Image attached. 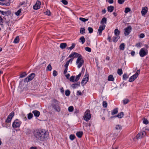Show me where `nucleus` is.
Wrapping results in <instances>:
<instances>
[{
	"label": "nucleus",
	"instance_id": "nucleus-61",
	"mask_svg": "<svg viewBox=\"0 0 149 149\" xmlns=\"http://www.w3.org/2000/svg\"><path fill=\"white\" fill-rule=\"evenodd\" d=\"M81 73H79L78 75H77L76 76V77H77V79H79V78H80V77L81 76Z\"/></svg>",
	"mask_w": 149,
	"mask_h": 149
},
{
	"label": "nucleus",
	"instance_id": "nucleus-31",
	"mask_svg": "<svg viewBox=\"0 0 149 149\" xmlns=\"http://www.w3.org/2000/svg\"><path fill=\"white\" fill-rule=\"evenodd\" d=\"M76 45V44L75 43H72V46L69 47H68L67 48L68 49H70V50H72L73 48H74Z\"/></svg>",
	"mask_w": 149,
	"mask_h": 149
},
{
	"label": "nucleus",
	"instance_id": "nucleus-22",
	"mask_svg": "<svg viewBox=\"0 0 149 149\" xmlns=\"http://www.w3.org/2000/svg\"><path fill=\"white\" fill-rule=\"evenodd\" d=\"M118 111V109L117 108H116L111 111V114L112 115L117 113Z\"/></svg>",
	"mask_w": 149,
	"mask_h": 149
},
{
	"label": "nucleus",
	"instance_id": "nucleus-12",
	"mask_svg": "<svg viewBox=\"0 0 149 149\" xmlns=\"http://www.w3.org/2000/svg\"><path fill=\"white\" fill-rule=\"evenodd\" d=\"M82 56L81 55L76 52H73L70 54L69 56L70 58H78L79 57Z\"/></svg>",
	"mask_w": 149,
	"mask_h": 149
},
{
	"label": "nucleus",
	"instance_id": "nucleus-4",
	"mask_svg": "<svg viewBox=\"0 0 149 149\" xmlns=\"http://www.w3.org/2000/svg\"><path fill=\"white\" fill-rule=\"evenodd\" d=\"M91 114L90 113V111L88 110H87L84 113L83 117L84 120L86 121H88L91 118Z\"/></svg>",
	"mask_w": 149,
	"mask_h": 149
},
{
	"label": "nucleus",
	"instance_id": "nucleus-42",
	"mask_svg": "<svg viewBox=\"0 0 149 149\" xmlns=\"http://www.w3.org/2000/svg\"><path fill=\"white\" fill-rule=\"evenodd\" d=\"M117 73L119 75H121L123 74L122 70L121 69H118L117 71Z\"/></svg>",
	"mask_w": 149,
	"mask_h": 149
},
{
	"label": "nucleus",
	"instance_id": "nucleus-46",
	"mask_svg": "<svg viewBox=\"0 0 149 149\" xmlns=\"http://www.w3.org/2000/svg\"><path fill=\"white\" fill-rule=\"evenodd\" d=\"M75 138V136L73 134L70 135L69 136L70 139L71 140H73Z\"/></svg>",
	"mask_w": 149,
	"mask_h": 149
},
{
	"label": "nucleus",
	"instance_id": "nucleus-28",
	"mask_svg": "<svg viewBox=\"0 0 149 149\" xmlns=\"http://www.w3.org/2000/svg\"><path fill=\"white\" fill-rule=\"evenodd\" d=\"M108 79L109 81H113L114 80V78L112 75H110L108 76Z\"/></svg>",
	"mask_w": 149,
	"mask_h": 149
},
{
	"label": "nucleus",
	"instance_id": "nucleus-23",
	"mask_svg": "<svg viewBox=\"0 0 149 149\" xmlns=\"http://www.w3.org/2000/svg\"><path fill=\"white\" fill-rule=\"evenodd\" d=\"M67 46V44L65 43H61L60 47L62 49H64Z\"/></svg>",
	"mask_w": 149,
	"mask_h": 149
},
{
	"label": "nucleus",
	"instance_id": "nucleus-30",
	"mask_svg": "<svg viewBox=\"0 0 149 149\" xmlns=\"http://www.w3.org/2000/svg\"><path fill=\"white\" fill-rule=\"evenodd\" d=\"M19 36H17L16 38L14 39L13 41V42L15 43H18L19 42Z\"/></svg>",
	"mask_w": 149,
	"mask_h": 149
},
{
	"label": "nucleus",
	"instance_id": "nucleus-45",
	"mask_svg": "<svg viewBox=\"0 0 149 149\" xmlns=\"http://www.w3.org/2000/svg\"><path fill=\"white\" fill-rule=\"evenodd\" d=\"M33 114L31 113H29L28 114V119H31L33 117Z\"/></svg>",
	"mask_w": 149,
	"mask_h": 149
},
{
	"label": "nucleus",
	"instance_id": "nucleus-7",
	"mask_svg": "<svg viewBox=\"0 0 149 149\" xmlns=\"http://www.w3.org/2000/svg\"><path fill=\"white\" fill-rule=\"evenodd\" d=\"M35 76L34 73H31L29 75L27 78H25L24 80L25 82H27L32 80Z\"/></svg>",
	"mask_w": 149,
	"mask_h": 149
},
{
	"label": "nucleus",
	"instance_id": "nucleus-58",
	"mask_svg": "<svg viewBox=\"0 0 149 149\" xmlns=\"http://www.w3.org/2000/svg\"><path fill=\"white\" fill-rule=\"evenodd\" d=\"M145 35L143 33L141 34L139 36V38H143L145 37Z\"/></svg>",
	"mask_w": 149,
	"mask_h": 149
},
{
	"label": "nucleus",
	"instance_id": "nucleus-1",
	"mask_svg": "<svg viewBox=\"0 0 149 149\" xmlns=\"http://www.w3.org/2000/svg\"><path fill=\"white\" fill-rule=\"evenodd\" d=\"M33 134L36 140L42 142L46 141L49 136L48 132L43 129L36 130L33 132Z\"/></svg>",
	"mask_w": 149,
	"mask_h": 149
},
{
	"label": "nucleus",
	"instance_id": "nucleus-60",
	"mask_svg": "<svg viewBox=\"0 0 149 149\" xmlns=\"http://www.w3.org/2000/svg\"><path fill=\"white\" fill-rule=\"evenodd\" d=\"M51 13L49 10H47L45 12V14L48 15H50Z\"/></svg>",
	"mask_w": 149,
	"mask_h": 149
},
{
	"label": "nucleus",
	"instance_id": "nucleus-59",
	"mask_svg": "<svg viewBox=\"0 0 149 149\" xmlns=\"http://www.w3.org/2000/svg\"><path fill=\"white\" fill-rule=\"evenodd\" d=\"M77 95H82V93L80 91H77Z\"/></svg>",
	"mask_w": 149,
	"mask_h": 149
},
{
	"label": "nucleus",
	"instance_id": "nucleus-2",
	"mask_svg": "<svg viewBox=\"0 0 149 149\" xmlns=\"http://www.w3.org/2000/svg\"><path fill=\"white\" fill-rule=\"evenodd\" d=\"M52 107L54 110L58 112L60 111V108L59 106V102L57 100L54 99L52 101Z\"/></svg>",
	"mask_w": 149,
	"mask_h": 149
},
{
	"label": "nucleus",
	"instance_id": "nucleus-17",
	"mask_svg": "<svg viewBox=\"0 0 149 149\" xmlns=\"http://www.w3.org/2000/svg\"><path fill=\"white\" fill-rule=\"evenodd\" d=\"M124 116V113L123 112H121L119 113L117 116H114L111 117V118H116V117H117L119 118H122Z\"/></svg>",
	"mask_w": 149,
	"mask_h": 149
},
{
	"label": "nucleus",
	"instance_id": "nucleus-10",
	"mask_svg": "<svg viewBox=\"0 0 149 149\" xmlns=\"http://www.w3.org/2000/svg\"><path fill=\"white\" fill-rule=\"evenodd\" d=\"M14 115V113L13 112H11L8 116L6 122L7 123L10 122L12 118Z\"/></svg>",
	"mask_w": 149,
	"mask_h": 149
},
{
	"label": "nucleus",
	"instance_id": "nucleus-38",
	"mask_svg": "<svg viewBox=\"0 0 149 149\" xmlns=\"http://www.w3.org/2000/svg\"><path fill=\"white\" fill-rule=\"evenodd\" d=\"M22 9H19L17 12L15 13V14L17 16H19V15L21 13Z\"/></svg>",
	"mask_w": 149,
	"mask_h": 149
},
{
	"label": "nucleus",
	"instance_id": "nucleus-57",
	"mask_svg": "<svg viewBox=\"0 0 149 149\" xmlns=\"http://www.w3.org/2000/svg\"><path fill=\"white\" fill-rule=\"evenodd\" d=\"M140 70H138L137 71L136 73L134 74L137 77L138 75H139V74L140 73Z\"/></svg>",
	"mask_w": 149,
	"mask_h": 149
},
{
	"label": "nucleus",
	"instance_id": "nucleus-64",
	"mask_svg": "<svg viewBox=\"0 0 149 149\" xmlns=\"http://www.w3.org/2000/svg\"><path fill=\"white\" fill-rule=\"evenodd\" d=\"M74 59L73 58H71L70 59L69 61H67V62H69V63L70 62H71V63H72V61H73Z\"/></svg>",
	"mask_w": 149,
	"mask_h": 149
},
{
	"label": "nucleus",
	"instance_id": "nucleus-16",
	"mask_svg": "<svg viewBox=\"0 0 149 149\" xmlns=\"http://www.w3.org/2000/svg\"><path fill=\"white\" fill-rule=\"evenodd\" d=\"M32 113H33L34 116L36 117H38L40 114V112L36 110L33 111Z\"/></svg>",
	"mask_w": 149,
	"mask_h": 149
},
{
	"label": "nucleus",
	"instance_id": "nucleus-62",
	"mask_svg": "<svg viewBox=\"0 0 149 149\" xmlns=\"http://www.w3.org/2000/svg\"><path fill=\"white\" fill-rule=\"evenodd\" d=\"M71 86L73 88H75L77 87V86H76L74 84H72L71 85Z\"/></svg>",
	"mask_w": 149,
	"mask_h": 149
},
{
	"label": "nucleus",
	"instance_id": "nucleus-6",
	"mask_svg": "<svg viewBox=\"0 0 149 149\" xmlns=\"http://www.w3.org/2000/svg\"><path fill=\"white\" fill-rule=\"evenodd\" d=\"M148 51L145 48H141L140 50L139 54L141 57H143L147 54Z\"/></svg>",
	"mask_w": 149,
	"mask_h": 149
},
{
	"label": "nucleus",
	"instance_id": "nucleus-55",
	"mask_svg": "<svg viewBox=\"0 0 149 149\" xmlns=\"http://www.w3.org/2000/svg\"><path fill=\"white\" fill-rule=\"evenodd\" d=\"M61 2L64 5H66L68 4L67 1L65 0H62Z\"/></svg>",
	"mask_w": 149,
	"mask_h": 149
},
{
	"label": "nucleus",
	"instance_id": "nucleus-48",
	"mask_svg": "<svg viewBox=\"0 0 149 149\" xmlns=\"http://www.w3.org/2000/svg\"><path fill=\"white\" fill-rule=\"evenodd\" d=\"M85 49L86 51H88V52H91V49L90 48L86 47H85Z\"/></svg>",
	"mask_w": 149,
	"mask_h": 149
},
{
	"label": "nucleus",
	"instance_id": "nucleus-24",
	"mask_svg": "<svg viewBox=\"0 0 149 149\" xmlns=\"http://www.w3.org/2000/svg\"><path fill=\"white\" fill-rule=\"evenodd\" d=\"M114 9V7L112 6H108L107 7V10L108 12H112Z\"/></svg>",
	"mask_w": 149,
	"mask_h": 149
},
{
	"label": "nucleus",
	"instance_id": "nucleus-9",
	"mask_svg": "<svg viewBox=\"0 0 149 149\" xmlns=\"http://www.w3.org/2000/svg\"><path fill=\"white\" fill-rule=\"evenodd\" d=\"M89 79L88 74L86 73L84 75L81 83L82 84H84L85 85L88 81Z\"/></svg>",
	"mask_w": 149,
	"mask_h": 149
},
{
	"label": "nucleus",
	"instance_id": "nucleus-43",
	"mask_svg": "<svg viewBox=\"0 0 149 149\" xmlns=\"http://www.w3.org/2000/svg\"><path fill=\"white\" fill-rule=\"evenodd\" d=\"M74 108L73 106H70L68 108V110L70 112H72L73 111Z\"/></svg>",
	"mask_w": 149,
	"mask_h": 149
},
{
	"label": "nucleus",
	"instance_id": "nucleus-49",
	"mask_svg": "<svg viewBox=\"0 0 149 149\" xmlns=\"http://www.w3.org/2000/svg\"><path fill=\"white\" fill-rule=\"evenodd\" d=\"M143 123L146 125L148 124L149 122L148 120L146 119H144L143 120Z\"/></svg>",
	"mask_w": 149,
	"mask_h": 149
},
{
	"label": "nucleus",
	"instance_id": "nucleus-5",
	"mask_svg": "<svg viewBox=\"0 0 149 149\" xmlns=\"http://www.w3.org/2000/svg\"><path fill=\"white\" fill-rule=\"evenodd\" d=\"M22 122L18 119H15L13 122L12 127L14 128H18L20 127Z\"/></svg>",
	"mask_w": 149,
	"mask_h": 149
},
{
	"label": "nucleus",
	"instance_id": "nucleus-15",
	"mask_svg": "<svg viewBox=\"0 0 149 149\" xmlns=\"http://www.w3.org/2000/svg\"><path fill=\"white\" fill-rule=\"evenodd\" d=\"M77 77L76 76L75 77V76H72L70 77V80L72 82H75L78 81L79 79H77Z\"/></svg>",
	"mask_w": 149,
	"mask_h": 149
},
{
	"label": "nucleus",
	"instance_id": "nucleus-25",
	"mask_svg": "<svg viewBox=\"0 0 149 149\" xmlns=\"http://www.w3.org/2000/svg\"><path fill=\"white\" fill-rule=\"evenodd\" d=\"M120 31L118 29H116L114 30V34L115 36H119Z\"/></svg>",
	"mask_w": 149,
	"mask_h": 149
},
{
	"label": "nucleus",
	"instance_id": "nucleus-47",
	"mask_svg": "<svg viewBox=\"0 0 149 149\" xmlns=\"http://www.w3.org/2000/svg\"><path fill=\"white\" fill-rule=\"evenodd\" d=\"M131 11V9L129 8H126L125 10V12L127 13Z\"/></svg>",
	"mask_w": 149,
	"mask_h": 149
},
{
	"label": "nucleus",
	"instance_id": "nucleus-20",
	"mask_svg": "<svg viewBox=\"0 0 149 149\" xmlns=\"http://www.w3.org/2000/svg\"><path fill=\"white\" fill-rule=\"evenodd\" d=\"M147 7H145L143 8L141 11V13L143 15H144L147 13Z\"/></svg>",
	"mask_w": 149,
	"mask_h": 149
},
{
	"label": "nucleus",
	"instance_id": "nucleus-3",
	"mask_svg": "<svg viewBox=\"0 0 149 149\" xmlns=\"http://www.w3.org/2000/svg\"><path fill=\"white\" fill-rule=\"evenodd\" d=\"M84 63V60L82 56L79 57L77 58L76 64L77 65L78 68H80Z\"/></svg>",
	"mask_w": 149,
	"mask_h": 149
},
{
	"label": "nucleus",
	"instance_id": "nucleus-19",
	"mask_svg": "<svg viewBox=\"0 0 149 149\" xmlns=\"http://www.w3.org/2000/svg\"><path fill=\"white\" fill-rule=\"evenodd\" d=\"M107 19L105 17H103L102 18L100 22V24L101 25H105L107 24Z\"/></svg>",
	"mask_w": 149,
	"mask_h": 149
},
{
	"label": "nucleus",
	"instance_id": "nucleus-54",
	"mask_svg": "<svg viewBox=\"0 0 149 149\" xmlns=\"http://www.w3.org/2000/svg\"><path fill=\"white\" fill-rule=\"evenodd\" d=\"M57 72L56 70H54L53 72V75L54 77H55L57 75Z\"/></svg>",
	"mask_w": 149,
	"mask_h": 149
},
{
	"label": "nucleus",
	"instance_id": "nucleus-63",
	"mask_svg": "<svg viewBox=\"0 0 149 149\" xmlns=\"http://www.w3.org/2000/svg\"><path fill=\"white\" fill-rule=\"evenodd\" d=\"M136 47H141V43L140 42H138L136 44Z\"/></svg>",
	"mask_w": 149,
	"mask_h": 149
},
{
	"label": "nucleus",
	"instance_id": "nucleus-26",
	"mask_svg": "<svg viewBox=\"0 0 149 149\" xmlns=\"http://www.w3.org/2000/svg\"><path fill=\"white\" fill-rule=\"evenodd\" d=\"M125 45L124 43H121L119 46L120 49L121 50H123L125 49Z\"/></svg>",
	"mask_w": 149,
	"mask_h": 149
},
{
	"label": "nucleus",
	"instance_id": "nucleus-53",
	"mask_svg": "<svg viewBox=\"0 0 149 149\" xmlns=\"http://www.w3.org/2000/svg\"><path fill=\"white\" fill-rule=\"evenodd\" d=\"M7 12L6 11H3L0 10V13L3 15H5L7 14Z\"/></svg>",
	"mask_w": 149,
	"mask_h": 149
},
{
	"label": "nucleus",
	"instance_id": "nucleus-27",
	"mask_svg": "<svg viewBox=\"0 0 149 149\" xmlns=\"http://www.w3.org/2000/svg\"><path fill=\"white\" fill-rule=\"evenodd\" d=\"M77 136L79 138H80L83 134V132H79L76 133Z\"/></svg>",
	"mask_w": 149,
	"mask_h": 149
},
{
	"label": "nucleus",
	"instance_id": "nucleus-37",
	"mask_svg": "<svg viewBox=\"0 0 149 149\" xmlns=\"http://www.w3.org/2000/svg\"><path fill=\"white\" fill-rule=\"evenodd\" d=\"M123 103L124 104H125L127 103H128L129 102V100L127 98H125L123 100Z\"/></svg>",
	"mask_w": 149,
	"mask_h": 149
},
{
	"label": "nucleus",
	"instance_id": "nucleus-35",
	"mask_svg": "<svg viewBox=\"0 0 149 149\" xmlns=\"http://www.w3.org/2000/svg\"><path fill=\"white\" fill-rule=\"evenodd\" d=\"M79 19L82 22H85L87 21H88V19H85L82 17H80L79 18Z\"/></svg>",
	"mask_w": 149,
	"mask_h": 149
},
{
	"label": "nucleus",
	"instance_id": "nucleus-56",
	"mask_svg": "<svg viewBox=\"0 0 149 149\" xmlns=\"http://www.w3.org/2000/svg\"><path fill=\"white\" fill-rule=\"evenodd\" d=\"M22 117L24 121H26L27 120L26 117L25 115L22 114Z\"/></svg>",
	"mask_w": 149,
	"mask_h": 149
},
{
	"label": "nucleus",
	"instance_id": "nucleus-18",
	"mask_svg": "<svg viewBox=\"0 0 149 149\" xmlns=\"http://www.w3.org/2000/svg\"><path fill=\"white\" fill-rule=\"evenodd\" d=\"M137 77L134 74L131 76L129 78V82H132L134 81L136 78Z\"/></svg>",
	"mask_w": 149,
	"mask_h": 149
},
{
	"label": "nucleus",
	"instance_id": "nucleus-29",
	"mask_svg": "<svg viewBox=\"0 0 149 149\" xmlns=\"http://www.w3.org/2000/svg\"><path fill=\"white\" fill-rule=\"evenodd\" d=\"M24 132L26 134H29L31 133V130L29 129H26L24 130Z\"/></svg>",
	"mask_w": 149,
	"mask_h": 149
},
{
	"label": "nucleus",
	"instance_id": "nucleus-44",
	"mask_svg": "<svg viewBox=\"0 0 149 149\" xmlns=\"http://www.w3.org/2000/svg\"><path fill=\"white\" fill-rule=\"evenodd\" d=\"M107 103L106 101H104L103 102L102 105L103 107L106 108L107 106Z\"/></svg>",
	"mask_w": 149,
	"mask_h": 149
},
{
	"label": "nucleus",
	"instance_id": "nucleus-50",
	"mask_svg": "<svg viewBox=\"0 0 149 149\" xmlns=\"http://www.w3.org/2000/svg\"><path fill=\"white\" fill-rule=\"evenodd\" d=\"M128 78V77L127 74H124L123 75V79L125 80H126Z\"/></svg>",
	"mask_w": 149,
	"mask_h": 149
},
{
	"label": "nucleus",
	"instance_id": "nucleus-8",
	"mask_svg": "<svg viewBox=\"0 0 149 149\" xmlns=\"http://www.w3.org/2000/svg\"><path fill=\"white\" fill-rule=\"evenodd\" d=\"M131 27L130 26H128L127 28L124 29V35L125 36L128 35L131 32Z\"/></svg>",
	"mask_w": 149,
	"mask_h": 149
},
{
	"label": "nucleus",
	"instance_id": "nucleus-14",
	"mask_svg": "<svg viewBox=\"0 0 149 149\" xmlns=\"http://www.w3.org/2000/svg\"><path fill=\"white\" fill-rule=\"evenodd\" d=\"M41 4V2L39 1H37L33 6V9L36 10L39 9L40 8Z\"/></svg>",
	"mask_w": 149,
	"mask_h": 149
},
{
	"label": "nucleus",
	"instance_id": "nucleus-32",
	"mask_svg": "<svg viewBox=\"0 0 149 149\" xmlns=\"http://www.w3.org/2000/svg\"><path fill=\"white\" fill-rule=\"evenodd\" d=\"M80 40H81V42L82 44H83L85 41V40L84 36H82L80 38Z\"/></svg>",
	"mask_w": 149,
	"mask_h": 149
},
{
	"label": "nucleus",
	"instance_id": "nucleus-13",
	"mask_svg": "<svg viewBox=\"0 0 149 149\" xmlns=\"http://www.w3.org/2000/svg\"><path fill=\"white\" fill-rule=\"evenodd\" d=\"M106 27L105 25H101L100 26L98 30L99 33L98 35L101 36L102 35V31Z\"/></svg>",
	"mask_w": 149,
	"mask_h": 149
},
{
	"label": "nucleus",
	"instance_id": "nucleus-40",
	"mask_svg": "<svg viewBox=\"0 0 149 149\" xmlns=\"http://www.w3.org/2000/svg\"><path fill=\"white\" fill-rule=\"evenodd\" d=\"M52 69V67L51 64H49L47 66V70H48L50 71H51Z\"/></svg>",
	"mask_w": 149,
	"mask_h": 149
},
{
	"label": "nucleus",
	"instance_id": "nucleus-11",
	"mask_svg": "<svg viewBox=\"0 0 149 149\" xmlns=\"http://www.w3.org/2000/svg\"><path fill=\"white\" fill-rule=\"evenodd\" d=\"M146 133L144 131L141 132L139 133L136 136V137L137 139H141L145 136Z\"/></svg>",
	"mask_w": 149,
	"mask_h": 149
},
{
	"label": "nucleus",
	"instance_id": "nucleus-51",
	"mask_svg": "<svg viewBox=\"0 0 149 149\" xmlns=\"http://www.w3.org/2000/svg\"><path fill=\"white\" fill-rule=\"evenodd\" d=\"M125 1V0H118V3L120 4H121L123 3Z\"/></svg>",
	"mask_w": 149,
	"mask_h": 149
},
{
	"label": "nucleus",
	"instance_id": "nucleus-33",
	"mask_svg": "<svg viewBox=\"0 0 149 149\" xmlns=\"http://www.w3.org/2000/svg\"><path fill=\"white\" fill-rule=\"evenodd\" d=\"M26 75L27 74L25 72H24L21 74L19 77V78H23L26 76Z\"/></svg>",
	"mask_w": 149,
	"mask_h": 149
},
{
	"label": "nucleus",
	"instance_id": "nucleus-39",
	"mask_svg": "<svg viewBox=\"0 0 149 149\" xmlns=\"http://www.w3.org/2000/svg\"><path fill=\"white\" fill-rule=\"evenodd\" d=\"M10 1L9 0L8 2H4L3 3H2V4L3 5H6L7 6H8L10 5Z\"/></svg>",
	"mask_w": 149,
	"mask_h": 149
},
{
	"label": "nucleus",
	"instance_id": "nucleus-36",
	"mask_svg": "<svg viewBox=\"0 0 149 149\" xmlns=\"http://www.w3.org/2000/svg\"><path fill=\"white\" fill-rule=\"evenodd\" d=\"M85 29L84 28H81L80 29V33L83 34L85 33Z\"/></svg>",
	"mask_w": 149,
	"mask_h": 149
},
{
	"label": "nucleus",
	"instance_id": "nucleus-41",
	"mask_svg": "<svg viewBox=\"0 0 149 149\" xmlns=\"http://www.w3.org/2000/svg\"><path fill=\"white\" fill-rule=\"evenodd\" d=\"M70 91L68 90H66L65 91V95L67 96H69L70 95Z\"/></svg>",
	"mask_w": 149,
	"mask_h": 149
},
{
	"label": "nucleus",
	"instance_id": "nucleus-52",
	"mask_svg": "<svg viewBox=\"0 0 149 149\" xmlns=\"http://www.w3.org/2000/svg\"><path fill=\"white\" fill-rule=\"evenodd\" d=\"M88 29L89 33H91L93 32V29L92 28L90 27H88Z\"/></svg>",
	"mask_w": 149,
	"mask_h": 149
},
{
	"label": "nucleus",
	"instance_id": "nucleus-21",
	"mask_svg": "<svg viewBox=\"0 0 149 149\" xmlns=\"http://www.w3.org/2000/svg\"><path fill=\"white\" fill-rule=\"evenodd\" d=\"M119 36H114L113 37V41L114 42H117L118 40L120 38Z\"/></svg>",
	"mask_w": 149,
	"mask_h": 149
},
{
	"label": "nucleus",
	"instance_id": "nucleus-34",
	"mask_svg": "<svg viewBox=\"0 0 149 149\" xmlns=\"http://www.w3.org/2000/svg\"><path fill=\"white\" fill-rule=\"evenodd\" d=\"M115 128L116 130H120L122 129V127L120 125H116Z\"/></svg>",
	"mask_w": 149,
	"mask_h": 149
}]
</instances>
